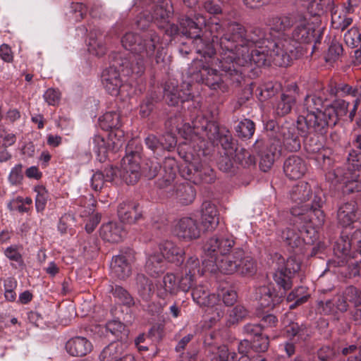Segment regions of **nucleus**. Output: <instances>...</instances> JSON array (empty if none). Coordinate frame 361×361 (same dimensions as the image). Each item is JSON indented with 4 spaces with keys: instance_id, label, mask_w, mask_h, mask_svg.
I'll use <instances>...</instances> for the list:
<instances>
[{
    "instance_id": "1",
    "label": "nucleus",
    "mask_w": 361,
    "mask_h": 361,
    "mask_svg": "<svg viewBox=\"0 0 361 361\" xmlns=\"http://www.w3.org/2000/svg\"><path fill=\"white\" fill-rule=\"evenodd\" d=\"M294 45L291 40L286 38H280L276 40L267 41V44L250 50L247 47H244L240 51H234L229 59H224V67L229 70L230 66L227 63L231 60L235 63V66L238 69L240 67L246 66L251 63H255L257 66L266 65L267 61L271 59L278 66H288L293 57H296L294 53Z\"/></svg>"
},
{
    "instance_id": "2",
    "label": "nucleus",
    "mask_w": 361,
    "mask_h": 361,
    "mask_svg": "<svg viewBox=\"0 0 361 361\" xmlns=\"http://www.w3.org/2000/svg\"><path fill=\"white\" fill-rule=\"evenodd\" d=\"M223 49H221L220 58L218 60L219 67L224 73L219 74L216 70L210 68L202 60H194L189 68V73L193 80L197 82L204 83L212 90H220L222 92L227 90L228 82L240 83L243 79L240 70L235 66L231 60L230 63H227L231 67L227 70L223 62Z\"/></svg>"
},
{
    "instance_id": "3",
    "label": "nucleus",
    "mask_w": 361,
    "mask_h": 361,
    "mask_svg": "<svg viewBox=\"0 0 361 361\" xmlns=\"http://www.w3.org/2000/svg\"><path fill=\"white\" fill-rule=\"evenodd\" d=\"M267 41L269 40L266 39L264 29L255 27L247 31L243 25L231 22L227 24L226 31L220 39V49H223L224 59H227L232 56L234 51H240L244 47L250 49L253 46H264Z\"/></svg>"
},
{
    "instance_id": "4",
    "label": "nucleus",
    "mask_w": 361,
    "mask_h": 361,
    "mask_svg": "<svg viewBox=\"0 0 361 361\" xmlns=\"http://www.w3.org/2000/svg\"><path fill=\"white\" fill-rule=\"evenodd\" d=\"M355 145L357 150L349 153L348 164L326 174V179L343 194L361 190V135L357 136Z\"/></svg>"
},
{
    "instance_id": "5",
    "label": "nucleus",
    "mask_w": 361,
    "mask_h": 361,
    "mask_svg": "<svg viewBox=\"0 0 361 361\" xmlns=\"http://www.w3.org/2000/svg\"><path fill=\"white\" fill-rule=\"evenodd\" d=\"M268 140L257 139L252 145V151L259 157V167L262 171H267L271 169L275 160L280 156V137L281 127L274 121L266 124Z\"/></svg>"
},
{
    "instance_id": "6",
    "label": "nucleus",
    "mask_w": 361,
    "mask_h": 361,
    "mask_svg": "<svg viewBox=\"0 0 361 361\" xmlns=\"http://www.w3.org/2000/svg\"><path fill=\"white\" fill-rule=\"evenodd\" d=\"M203 26H206V18L201 14L195 16V20L188 17L180 20V33L192 38L193 44L198 54L204 58H212L216 53L214 46L207 38V32L201 35Z\"/></svg>"
},
{
    "instance_id": "7",
    "label": "nucleus",
    "mask_w": 361,
    "mask_h": 361,
    "mask_svg": "<svg viewBox=\"0 0 361 361\" xmlns=\"http://www.w3.org/2000/svg\"><path fill=\"white\" fill-rule=\"evenodd\" d=\"M333 114V110L324 108L321 112L300 115L297 119V128L300 135L304 137L312 133L326 135L329 128L335 126Z\"/></svg>"
},
{
    "instance_id": "8",
    "label": "nucleus",
    "mask_w": 361,
    "mask_h": 361,
    "mask_svg": "<svg viewBox=\"0 0 361 361\" xmlns=\"http://www.w3.org/2000/svg\"><path fill=\"white\" fill-rule=\"evenodd\" d=\"M140 160L139 152L131 150L128 146L127 154L123 158L119 169V176L126 184L134 185L138 182L141 176Z\"/></svg>"
},
{
    "instance_id": "9",
    "label": "nucleus",
    "mask_w": 361,
    "mask_h": 361,
    "mask_svg": "<svg viewBox=\"0 0 361 361\" xmlns=\"http://www.w3.org/2000/svg\"><path fill=\"white\" fill-rule=\"evenodd\" d=\"M242 256L243 249L237 247L234 248L231 254H227L212 262V264H208L206 260L203 262V264H205V268L211 272L218 269L225 274H233L237 273Z\"/></svg>"
},
{
    "instance_id": "10",
    "label": "nucleus",
    "mask_w": 361,
    "mask_h": 361,
    "mask_svg": "<svg viewBox=\"0 0 361 361\" xmlns=\"http://www.w3.org/2000/svg\"><path fill=\"white\" fill-rule=\"evenodd\" d=\"M235 245V240L232 236L214 235L211 237L204 245V252L209 257L208 264L217 258L229 253Z\"/></svg>"
},
{
    "instance_id": "11",
    "label": "nucleus",
    "mask_w": 361,
    "mask_h": 361,
    "mask_svg": "<svg viewBox=\"0 0 361 361\" xmlns=\"http://www.w3.org/2000/svg\"><path fill=\"white\" fill-rule=\"evenodd\" d=\"M252 295L260 308L271 310L283 301L285 294L277 291L272 284H267L256 286Z\"/></svg>"
},
{
    "instance_id": "12",
    "label": "nucleus",
    "mask_w": 361,
    "mask_h": 361,
    "mask_svg": "<svg viewBox=\"0 0 361 361\" xmlns=\"http://www.w3.org/2000/svg\"><path fill=\"white\" fill-rule=\"evenodd\" d=\"M161 45V39L158 34L154 30H149L142 35V42L140 51L137 54H141L142 57L145 56L151 59L154 56L157 63H160L164 60L163 47Z\"/></svg>"
},
{
    "instance_id": "13",
    "label": "nucleus",
    "mask_w": 361,
    "mask_h": 361,
    "mask_svg": "<svg viewBox=\"0 0 361 361\" xmlns=\"http://www.w3.org/2000/svg\"><path fill=\"white\" fill-rule=\"evenodd\" d=\"M290 200L295 203H323L326 202L324 194L321 189H317L312 193L310 185L306 182H301L292 188L289 192Z\"/></svg>"
},
{
    "instance_id": "14",
    "label": "nucleus",
    "mask_w": 361,
    "mask_h": 361,
    "mask_svg": "<svg viewBox=\"0 0 361 361\" xmlns=\"http://www.w3.org/2000/svg\"><path fill=\"white\" fill-rule=\"evenodd\" d=\"M135 255L133 250L128 249L112 258L111 270L114 276L125 280L131 275V264L135 260Z\"/></svg>"
},
{
    "instance_id": "15",
    "label": "nucleus",
    "mask_w": 361,
    "mask_h": 361,
    "mask_svg": "<svg viewBox=\"0 0 361 361\" xmlns=\"http://www.w3.org/2000/svg\"><path fill=\"white\" fill-rule=\"evenodd\" d=\"M174 235L184 242H190L198 239L201 235V230L196 219L191 217L180 219L174 226Z\"/></svg>"
},
{
    "instance_id": "16",
    "label": "nucleus",
    "mask_w": 361,
    "mask_h": 361,
    "mask_svg": "<svg viewBox=\"0 0 361 361\" xmlns=\"http://www.w3.org/2000/svg\"><path fill=\"white\" fill-rule=\"evenodd\" d=\"M190 117L192 128L195 133H202L209 140H214L218 137L219 126L214 121H209L200 109L195 108Z\"/></svg>"
},
{
    "instance_id": "17",
    "label": "nucleus",
    "mask_w": 361,
    "mask_h": 361,
    "mask_svg": "<svg viewBox=\"0 0 361 361\" xmlns=\"http://www.w3.org/2000/svg\"><path fill=\"white\" fill-rule=\"evenodd\" d=\"M99 125L101 128L104 130H111L109 137L112 140L114 145V148L118 149L123 145V142L121 139H118L116 141L113 140V136H116V133H114L113 130H116L120 137H123V132L119 130L121 126V117L118 111H108L106 112L103 116L99 118Z\"/></svg>"
},
{
    "instance_id": "18",
    "label": "nucleus",
    "mask_w": 361,
    "mask_h": 361,
    "mask_svg": "<svg viewBox=\"0 0 361 361\" xmlns=\"http://www.w3.org/2000/svg\"><path fill=\"white\" fill-rule=\"evenodd\" d=\"M189 84L186 85L187 89H180L177 82L169 80L166 82L164 87V98L170 106L178 105L179 102H184L191 99Z\"/></svg>"
},
{
    "instance_id": "19",
    "label": "nucleus",
    "mask_w": 361,
    "mask_h": 361,
    "mask_svg": "<svg viewBox=\"0 0 361 361\" xmlns=\"http://www.w3.org/2000/svg\"><path fill=\"white\" fill-rule=\"evenodd\" d=\"M334 252L336 255L341 253L342 255H351L353 258L357 257V253L361 254V229L355 230L350 237L346 236V239L342 237L340 242L335 245Z\"/></svg>"
},
{
    "instance_id": "20",
    "label": "nucleus",
    "mask_w": 361,
    "mask_h": 361,
    "mask_svg": "<svg viewBox=\"0 0 361 361\" xmlns=\"http://www.w3.org/2000/svg\"><path fill=\"white\" fill-rule=\"evenodd\" d=\"M296 26L295 27L292 37L299 43L310 44L316 41L314 26L302 16H297Z\"/></svg>"
},
{
    "instance_id": "21",
    "label": "nucleus",
    "mask_w": 361,
    "mask_h": 361,
    "mask_svg": "<svg viewBox=\"0 0 361 361\" xmlns=\"http://www.w3.org/2000/svg\"><path fill=\"white\" fill-rule=\"evenodd\" d=\"M298 94V85L295 83L288 85L286 90L281 94L280 100L276 104V114L280 116L289 114L296 104Z\"/></svg>"
},
{
    "instance_id": "22",
    "label": "nucleus",
    "mask_w": 361,
    "mask_h": 361,
    "mask_svg": "<svg viewBox=\"0 0 361 361\" xmlns=\"http://www.w3.org/2000/svg\"><path fill=\"white\" fill-rule=\"evenodd\" d=\"M114 66V64L103 71L102 82L109 94L117 95L121 87L122 81L120 78L119 71Z\"/></svg>"
},
{
    "instance_id": "23",
    "label": "nucleus",
    "mask_w": 361,
    "mask_h": 361,
    "mask_svg": "<svg viewBox=\"0 0 361 361\" xmlns=\"http://www.w3.org/2000/svg\"><path fill=\"white\" fill-rule=\"evenodd\" d=\"M307 166L304 160L295 155L287 158L283 164V171L290 179H299L306 172Z\"/></svg>"
},
{
    "instance_id": "24",
    "label": "nucleus",
    "mask_w": 361,
    "mask_h": 361,
    "mask_svg": "<svg viewBox=\"0 0 361 361\" xmlns=\"http://www.w3.org/2000/svg\"><path fill=\"white\" fill-rule=\"evenodd\" d=\"M219 212L215 204H207L201 210V226L204 232L213 231L219 225Z\"/></svg>"
},
{
    "instance_id": "25",
    "label": "nucleus",
    "mask_w": 361,
    "mask_h": 361,
    "mask_svg": "<svg viewBox=\"0 0 361 361\" xmlns=\"http://www.w3.org/2000/svg\"><path fill=\"white\" fill-rule=\"evenodd\" d=\"M128 353V345L121 341L112 342L99 355L100 361H118Z\"/></svg>"
},
{
    "instance_id": "26",
    "label": "nucleus",
    "mask_w": 361,
    "mask_h": 361,
    "mask_svg": "<svg viewBox=\"0 0 361 361\" xmlns=\"http://www.w3.org/2000/svg\"><path fill=\"white\" fill-rule=\"evenodd\" d=\"M91 343L82 336H75L66 343V351L72 356L82 357L92 350Z\"/></svg>"
},
{
    "instance_id": "27",
    "label": "nucleus",
    "mask_w": 361,
    "mask_h": 361,
    "mask_svg": "<svg viewBox=\"0 0 361 361\" xmlns=\"http://www.w3.org/2000/svg\"><path fill=\"white\" fill-rule=\"evenodd\" d=\"M171 5L168 0H159L158 4L154 6L151 20L159 27H164L169 23V18L171 15Z\"/></svg>"
},
{
    "instance_id": "28",
    "label": "nucleus",
    "mask_w": 361,
    "mask_h": 361,
    "mask_svg": "<svg viewBox=\"0 0 361 361\" xmlns=\"http://www.w3.org/2000/svg\"><path fill=\"white\" fill-rule=\"evenodd\" d=\"M161 255L168 262L176 265L182 264L184 259V250L172 241H165L160 245Z\"/></svg>"
},
{
    "instance_id": "29",
    "label": "nucleus",
    "mask_w": 361,
    "mask_h": 361,
    "mask_svg": "<svg viewBox=\"0 0 361 361\" xmlns=\"http://www.w3.org/2000/svg\"><path fill=\"white\" fill-rule=\"evenodd\" d=\"M123 226L118 222L109 221L104 224L100 228V235L106 241L118 243L124 236Z\"/></svg>"
},
{
    "instance_id": "30",
    "label": "nucleus",
    "mask_w": 361,
    "mask_h": 361,
    "mask_svg": "<svg viewBox=\"0 0 361 361\" xmlns=\"http://www.w3.org/2000/svg\"><path fill=\"white\" fill-rule=\"evenodd\" d=\"M279 135L280 151L281 150V143L290 152H296L300 149V140L296 135L294 128L281 126Z\"/></svg>"
},
{
    "instance_id": "31",
    "label": "nucleus",
    "mask_w": 361,
    "mask_h": 361,
    "mask_svg": "<svg viewBox=\"0 0 361 361\" xmlns=\"http://www.w3.org/2000/svg\"><path fill=\"white\" fill-rule=\"evenodd\" d=\"M140 204H120L118 208V215L121 221L127 224H134L142 218V211Z\"/></svg>"
},
{
    "instance_id": "32",
    "label": "nucleus",
    "mask_w": 361,
    "mask_h": 361,
    "mask_svg": "<svg viewBox=\"0 0 361 361\" xmlns=\"http://www.w3.org/2000/svg\"><path fill=\"white\" fill-rule=\"evenodd\" d=\"M192 297L200 306L213 307L218 302V297L215 294H211L202 286H198L192 290Z\"/></svg>"
},
{
    "instance_id": "33",
    "label": "nucleus",
    "mask_w": 361,
    "mask_h": 361,
    "mask_svg": "<svg viewBox=\"0 0 361 361\" xmlns=\"http://www.w3.org/2000/svg\"><path fill=\"white\" fill-rule=\"evenodd\" d=\"M104 37V35L100 30L94 29L90 31L88 43V49L90 53L98 56H102L106 54V47Z\"/></svg>"
},
{
    "instance_id": "34",
    "label": "nucleus",
    "mask_w": 361,
    "mask_h": 361,
    "mask_svg": "<svg viewBox=\"0 0 361 361\" xmlns=\"http://www.w3.org/2000/svg\"><path fill=\"white\" fill-rule=\"evenodd\" d=\"M297 17L290 16H274L268 19L267 25L270 30L277 32H283L290 29L296 22Z\"/></svg>"
},
{
    "instance_id": "35",
    "label": "nucleus",
    "mask_w": 361,
    "mask_h": 361,
    "mask_svg": "<svg viewBox=\"0 0 361 361\" xmlns=\"http://www.w3.org/2000/svg\"><path fill=\"white\" fill-rule=\"evenodd\" d=\"M324 99L315 94H307L302 102L300 115H309L323 111Z\"/></svg>"
},
{
    "instance_id": "36",
    "label": "nucleus",
    "mask_w": 361,
    "mask_h": 361,
    "mask_svg": "<svg viewBox=\"0 0 361 361\" xmlns=\"http://www.w3.org/2000/svg\"><path fill=\"white\" fill-rule=\"evenodd\" d=\"M272 263L274 264L282 267L284 269L290 272L293 275L300 269V260L296 256H290L286 261L283 257L279 253H274L272 256Z\"/></svg>"
},
{
    "instance_id": "37",
    "label": "nucleus",
    "mask_w": 361,
    "mask_h": 361,
    "mask_svg": "<svg viewBox=\"0 0 361 361\" xmlns=\"http://www.w3.org/2000/svg\"><path fill=\"white\" fill-rule=\"evenodd\" d=\"M328 91L331 95L335 97H344L350 94L355 98H361V87L353 88L343 82L331 83Z\"/></svg>"
},
{
    "instance_id": "38",
    "label": "nucleus",
    "mask_w": 361,
    "mask_h": 361,
    "mask_svg": "<svg viewBox=\"0 0 361 361\" xmlns=\"http://www.w3.org/2000/svg\"><path fill=\"white\" fill-rule=\"evenodd\" d=\"M275 271L273 274V279L279 288L283 289L282 292L286 294V290L291 288L294 275L288 272L282 267L274 264Z\"/></svg>"
},
{
    "instance_id": "39",
    "label": "nucleus",
    "mask_w": 361,
    "mask_h": 361,
    "mask_svg": "<svg viewBox=\"0 0 361 361\" xmlns=\"http://www.w3.org/2000/svg\"><path fill=\"white\" fill-rule=\"evenodd\" d=\"M96 204H90L85 207L81 206L80 215L82 218H88L85 224V231L87 233H91L101 221V214L95 212Z\"/></svg>"
},
{
    "instance_id": "40",
    "label": "nucleus",
    "mask_w": 361,
    "mask_h": 361,
    "mask_svg": "<svg viewBox=\"0 0 361 361\" xmlns=\"http://www.w3.org/2000/svg\"><path fill=\"white\" fill-rule=\"evenodd\" d=\"M166 269V262L159 253L149 255L145 263V271L152 276H157L164 272Z\"/></svg>"
},
{
    "instance_id": "41",
    "label": "nucleus",
    "mask_w": 361,
    "mask_h": 361,
    "mask_svg": "<svg viewBox=\"0 0 361 361\" xmlns=\"http://www.w3.org/2000/svg\"><path fill=\"white\" fill-rule=\"evenodd\" d=\"M176 279L173 274H166L157 288V295L165 299L169 295H175L177 293Z\"/></svg>"
},
{
    "instance_id": "42",
    "label": "nucleus",
    "mask_w": 361,
    "mask_h": 361,
    "mask_svg": "<svg viewBox=\"0 0 361 361\" xmlns=\"http://www.w3.org/2000/svg\"><path fill=\"white\" fill-rule=\"evenodd\" d=\"M356 204H341L338 209L337 219L343 227L350 226L356 219Z\"/></svg>"
},
{
    "instance_id": "43",
    "label": "nucleus",
    "mask_w": 361,
    "mask_h": 361,
    "mask_svg": "<svg viewBox=\"0 0 361 361\" xmlns=\"http://www.w3.org/2000/svg\"><path fill=\"white\" fill-rule=\"evenodd\" d=\"M226 321V326H231L238 324L249 317L250 312L242 305H237L228 310Z\"/></svg>"
},
{
    "instance_id": "44",
    "label": "nucleus",
    "mask_w": 361,
    "mask_h": 361,
    "mask_svg": "<svg viewBox=\"0 0 361 361\" xmlns=\"http://www.w3.org/2000/svg\"><path fill=\"white\" fill-rule=\"evenodd\" d=\"M136 285L139 295L145 300H148L153 294L152 282L143 274L136 276Z\"/></svg>"
},
{
    "instance_id": "45",
    "label": "nucleus",
    "mask_w": 361,
    "mask_h": 361,
    "mask_svg": "<svg viewBox=\"0 0 361 361\" xmlns=\"http://www.w3.org/2000/svg\"><path fill=\"white\" fill-rule=\"evenodd\" d=\"M209 140L212 142L219 140L223 149L226 151L224 153L233 154L236 149V148H235V143L233 140L232 135L230 131L226 128H220L219 127L218 137L214 140Z\"/></svg>"
},
{
    "instance_id": "46",
    "label": "nucleus",
    "mask_w": 361,
    "mask_h": 361,
    "mask_svg": "<svg viewBox=\"0 0 361 361\" xmlns=\"http://www.w3.org/2000/svg\"><path fill=\"white\" fill-rule=\"evenodd\" d=\"M141 42L142 35L131 32L126 33L121 39L123 47L136 54L140 51L142 49L141 47H140Z\"/></svg>"
},
{
    "instance_id": "47",
    "label": "nucleus",
    "mask_w": 361,
    "mask_h": 361,
    "mask_svg": "<svg viewBox=\"0 0 361 361\" xmlns=\"http://www.w3.org/2000/svg\"><path fill=\"white\" fill-rule=\"evenodd\" d=\"M216 180V175L214 170L206 164L200 162V167L198 169L197 177L193 180L195 184L207 183L211 184Z\"/></svg>"
},
{
    "instance_id": "48",
    "label": "nucleus",
    "mask_w": 361,
    "mask_h": 361,
    "mask_svg": "<svg viewBox=\"0 0 361 361\" xmlns=\"http://www.w3.org/2000/svg\"><path fill=\"white\" fill-rule=\"evenodd\" d=\"M176 162L173 159L167 158L164 162V175L162 180L159 183L160 187H166L170 185L176 178Z\"/></svg>"
},
{
    "instance_id": "49",
    "label": "nucleus",
    "mask_w": 361,
    "mask_h": 361,
    "mask_svg": "<svg viewBox=\"0 0 361 361\" xmlns=\"http://www.w3.org/2000/svg\"><path fill=\"white\" fill-rule=\"evenodd\" d=\"M320 205L317 204L318 208H314L312 204H297L291 208L290 213L293 216H300L307 214L304 217L305 221H311L312 214L315 213H322L320 210Z\"/></svg>"
},
{
    "instance_id": "50",
    "label": "nucleus",
    "mask_w": 361,
    "mask_h": 361,
    "mask_svg": "<svg viewBox=\"0 0 361 361\" xmlns=\"http://www.w3.org/2000/svg\"><path fill=\"white\" fill-rule=\"evenodd\" d=\"M237 273L242 276L252 275L256 272L257 264L252 257L247 256L243 250L242 259L239 263Z\"/></svg>"
},
{
    "instance_id": "51",
    "label": "nucleus",
    "mask_w": 361,
    "mask_h": 361,
    "mask_svg": "<svg viewBox=\"0 0 361 361\" xmlns=\"http://www.w3.org/2000/svg\"><path fill=\"white\" fill-rule=\"evenodd\" d=\"M255 130V125L250 119L245 118L235 127L237 136L241 138L250 139L254 134Z\"/></svg>"
},
{
    "instance_id": "52",
    "label": "nucleus",
    "mask_w": 361,
    "mask_h": 361,
    "mask_svg": "<svg viewBox=\"0 0 361 361\" xmlns=\"http://www.w3.org/2000/svg\"><path fill=\"white\" fill-rule=\"evenodd\" d=\"M349 102L343 99H336L331 104L325 107V109H329L333 110V114L334 115V123H337L340 118L346 115L348 112Z\"/></svg>"
},
{
    "instance_id": "53",
    "label": "nucleus",
    "mask_w": 361,
    "mask_h": 361,
    "mask_svg": "<svg viewBox=\"0 0 361 361\" xmlns=\"http://www.w3.org/2000/svg\"><path fill=\"white\" fill-rule=\"evenodd\" d=\"M282 238L292 248L299 249L303 245V239L294 230L287 228L282 231Z\"/></svg>"
},
{
    "instance_id": "54",
    "label": "nucleus",
    "mask_w": 361,
    "mask_h": 361,
    "mask_svg": "<svg viewBox=\"0 0 361 361\" xmlns=\"http://www.w3.org/2000/svg\"><path fill=\"white\" fill-rule=\"evenodd\" d=\"M226 29L227 26L223 28L219 23H212L209 25V34L207 33L206 39L213 44L214 49V43L219 42L220 44V39L226 32Z\"/></svg>"
},
{
    "instance_id": "55",
    "label": "nucleus",
    "mask_w": 361,
    "mask_h": 361,
    "mask_svg": "<svg viewBox=\"0 0 361 361\" xmlns=\"http://www.w3.org/2000/svg\"><path fill=\"white\" fill-rule=\"evenodd\" d=\"M110 287L111 293L115 298H118L123 305L128 307L134 305L133 298L125 288L117 285L115 286H110Z\"/></svg>"
},
{
    "instance_id": "56",
    "label": "nucleus",
    "mask_w": 361,
    "mask_h": 361,
    "mask_svg": "<svg viewBox=\"0 0 361 361\" xmlns=\"http://www.w3.org/2000/svg\"><path fill=\"white\" fill-rule=\"evenodd\" d=\"M235 161L243 167H249L255 164V158L245 149H236L234 152Z\"/></svg>"
},
{
    "instance_id": "57",
    "label": "nucleus",
    "mask_w": 361,
    "mask_h": 361,
    "mask_svg": "<svg viewBox=\"0 0 361 361\" xmlns=\"http://www.w3.org/2000/svg\"><path fill=\"white\" fill-rule=\"evenodd\" d=\"M343 46L338 42L332 40L325 54V60L328 63L336 61L343 53Z\"/></svg>"
},
{
    "instance_id": "58",
    "label": "nucleus",
    "mask_w": 361,
    "mask_h": 361,
    "mask_svg": "<svg viewBox=\"0 0 361 361\" xmlns=\"http://www.w3.org/2000/svg\"><path fill=\"white\" fill-rule=\"evenodd\" d=\"M344 41L348 46L353 48L361 46V33L357 27H353L345 33Z\"/></svg>"
},
{
    "instance_id": "59",
    "label": "nucleus",
    "mask_w": 361,
    "mask_h": 361,
    "mask_svg": "<svg viewBox=\"0 0 361 361\" xmlns=\"http://www.w3.org/2000/svg\"><path fill=\"white\" fill-rule=\"evenodd\" d=\"M310 298L307 288L305 286H299L291 291L287 296V301L298 300L304 304Z\"/></svg>"
},
{
    "instance_id": "60",
    "label": "nucleus",
    "mask_w": 361,
    "mask_h": 361,
    "mask_svg": "<svg viewBox=\"0 0 361 361\" xmlns=\"http://www.w3.org/2000/svg\"><path fill=\"white\" fill-rule=\"evenodd\" d=\"M178 195L180 200L187 203H192L196 196V190L195 188L190 184H183L180 186L178 190Z\"/></svg>"
},
{
    "instance_id": "61",
    "label": "nucleus",
    "mask_w": 361,
    "mask_h": 361,
    "mask_svg": "<svg viewBox=\"0 0 361 361\" xmlns=\"http://www.w3.org/2000/svg\"><path fill=\"white\" fill-rule=\"evenodd\" d=\"M343 297L355 306L361 305V290L353 286H348L345 289Z\"/></svg>"
},
{
    "instance_id": "62",
    "label": "nucleus",
    "mask_w": 361,
    "mask_h": 361,
    "mask_svg": "<svg viewBox=\"0 0 361 361\" xmlns=\"http://www.w3.org/2000/svg\"><path fill=\"white\" fill-rule=\"evenodd\" d=\"M161 169L160 164L156 160H148L142 168L143 174L148 178H154Z\"/></svg>"
},
{
    "instance_id": "63",
    "label": "nucleus",
    "mask_w": 361,
    "mask_h": 361,
    "mask_svg": "<svg viewBox=\"0 0 361 361\" xmlns=\"http://www.w3.org/2000/svg\"><path fill=\"white\" fill-rule=\"evenodd\" d=\"M342 355H349L348 361H361V345L351 344L341 350Z\"/></svg>"
},
{
    "instance_id": "64",
    "label": "nucleus",
    "mask_w": 361,
    "mask_h": 361,
    "mask_svg": "<svg viewBox=\"0 0 361 361\" xmlns=\"http://www.w3.org/2000/svg\"><path fill=\"white\" fill-rule=\"evenodd\" d=\"M216 361H238V359L235 353H231L227 346L221 345L218 348Z\"/></svg>"
}]
</instances>
